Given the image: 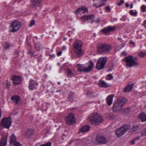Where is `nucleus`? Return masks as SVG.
Instances as JSON below:
<instances>
[{
	"label": "nucleus",
	"mask_w": 146,
	"mask_h": 146,
	"mask_svg": "<svg viewBox=\"0 0 146 146\" xmlns=\"http://www.w3.org/2000/svg\"><path fill=\"white\" fill-rule=\"evenodd\" d=\"M98 52L99 54H104L111 50V46L106 44H100L97 46Z\"/></svg>",
	"instance_id": "obj_4"
},
{
	"label": "nucleus",
	"mask_w": 146,
	"mask_h": 146,
	"mask_svg": "<svg viewBox=\"0 0 146 146\" xmlns=\"http://www.w3.org/2000/svg\"><path fill=\"white\" fill-rule=\"evenodd\" d=\"M96 139V142L98 144H105L107 142L106 137L103 136L97 135Z\"/></svg>",
	"instance_id": "obj_11"
},
{
	"label": "nucleus",
	"mask_w": 146,
	"mask_h": 146,
	"mask_svg": "<svg viewBox=\"0 0 146 146\" xmlns=\"http://www.w3.org/2000/svg\"><path fill=\"white\" fill-rule=\"evenodd\" d=\"M21 23L20 22L15 21L11 25V26L12 28V30H11V32L15 33L21 27Z\"/></svg>",
	"instance_id": "obj_9"
},
{
	"label": "nucleus",
	"mask_w": 146,
	"mask_h": 146,
	"mask_svg": "<svg viewBox=\"0 0 146 146\" xmlns=\"http://www.w3.org/2000/svg\"><path fill=\"white\" fill-rule=\"evenodd\" d=\"M138 55L139 57H143L146 55V54L144 52H141L138 53Z\"/></svg>",
	"instance_id": "obj_39"
},
{
	"label": "nucleus",
	"mask_w": 146,
	"mask_h": 146,
	"mask_svg": "<svg viewBox=\"0 0 146 146\" xmlns=\"http://www.w3.org/2000/svg\"><path fill=\"white\" fill-rule=\"evenodd\" d=\"M140 138V137H137L134 139L135 141L137 140H139Z\"/></svg>",
	"instance_id": "obj_57"
},
{
	"label": "nucleus",
	"mask_w": 146,
	"mask_h": 146,
	"mask_svg": "<svg viewBox=\"0 0 146 146\" xmlns=\"http://www.w3.org/2000/svg\"><path fill=\"white\" fill-rule=\"evenodd\" d=\"M133 11L132 10H131L130 11L129 13L131 15H133Z\"/></svg>",
	"instance_id": "obj_54"
},
{
	"label": "nucleus",
	"mask_w": 146,
	"mask_h": 146,
	"mask_svg": "<svg viewBox=\"0 0 146 146\" xmlns=\"http://www.w3.org/2000/svg\"><path fill=\"white\" fill-rule=\"evenodd\" d=\"M125 7H129V4H128V3H126L125 4Z\"/></svg>",
	"instance_id": "obj_62"
},
{
	"label": "nucleus",
	"mask_w": 146,
	"mask_h": 146,
	"mask_svg": "<svg viewBox=\"0 0 146 146\" xmlns=\"http://www.w3.org/2000/svg\"><path fill=\"white\" fill-rule=\"evenodd\" d=\"M88 9L86 8L84 9L83 8L80 7L78 8L77 10L75 11V12L77 14L79 13L80 12H82V13H84L85 12L88 13Z\"/></svg>",
	"instance_id": "obj_21"
},
{
	"label": "nucleus",
	"mask_w": 146,
	"mask_h": 146,
	"mask_svg": "<svg viewBox=\"0 0 146 146\" xmlns=\"http://www.w3.org/2000/svg\"><path fill=\"white\" fill-rule=\"evenodd\" d=\"M94 1H96L98 3H95L94 6L96 7V8L104 5L107 2V0H93Z\"/></svg>",
	"instance_id": "obj_13"
},
{
	"label": "nucleus",
	"mask_w": 146,
	"mask_h": 146,
	"mask_svg": "<svg viewBox=\"0 0 146 146\" xmlns=\"http://www.w3.org/2000/svg\"><path fill=\"white\" fill-rule=\"evenodd\" d=\"M77 67L78 71L88 73L92 70L94 67V64L93 62L90 60L88 62L85 64H78L77 65Z\"/></svg>",
	"instance_id": "obj_1"
},
{
	"label": "nucleus",
	"mask_w": 146,
	"mask_h": 146,
	"mask_svg": "<svg viewBox=\"0 0 146 146\" xmlns=\"http://www.w3.org/2000/svg\"><path fill=\"white\" fill-rule=\"evenodd\" d=\"M94 18V16L93 15H84L82 16L81 18V19L83 22H85L87 21H88L89 19L94 21L93 20Z\"/></svg>",
	"instance_id": "obj_14"
},
{
	"label": "nucleus",
	"mask_w": 146,
	"mask_h": 146,
	"mask_svg": "<svg viewBox=\"0 0 146 146\" xmlns=\"http://www.w3.org/2000/svg\"><path fill=\"white\" fill-rule=\"evenodd\" d=\"M108 115L110 117V119H115L116 117L112 113H109L108 114Z\"/></svg>",
	"instance_id": "obj_36"
},
{
	"label": "nucleus",
	"mask_w": 146,
	"mask_h": 146,
	"mask_svg": "<svg viewBox=\"0 0 146 146\" xmlns=\"http://www.w3.org/2000/svg\"><path fill=\"white\" fill-rule=\"evenodd\" d=\"M51 142H49L45 144H43L40 146H51Z\"/></svg>",
	"instance_id": "obj_40"
},
{
	"label": "nucleus",
	"mask_w": 146,
	"mask_h": 146,
	"mask_svg": "<svg viewBox=\"0 0 146 146\" xmlns=\"http://www.w3.org/2000/svg\"><path fill=\"white\" fill-rule=\"evenodd\" d=\"M122 54L125 55H126L127 54V53L125 52H123L122 53Z\"/></svg>",
	"instance_id": "obj_60"
},
{
	"label": "nucleus",
	"mask_w": 146,
	"mask_h": 146,
	"mask_svg": "<svg viewBox=\"0 0 146 146\" xmlns=\"http://www.w3.org/2000/svg\"><path fill=\"white\" fill-rule=\"evenodd\" d=\"M135 140L134 139L131 140L130 141V143L131 145H133L134 144Z\"/></svg>",
	"instance_id": "obj_52"
},
{
	"label": "nucleus",
	"mask_w": 146,
	"mask_h": 146,
	"mask_svg": "<svg viewBox=\"0 0 146 146\" xmlns=\"http://www.w3.org/2000/svg\"><path fill=\"white\" fill-rule=\"evenodd\" d=\"M86 95L89 97H95L98 94L93 93L92 91H90L87 92Z\"/></svg>",
	"instance_id": "obj_30"
},
{
	"label": "nucleus",
	"mask_w": 146,
	"mask_h": 146,
	"mask_svg": "<svg viewBox=\"0 0 146 146\" xmlns=\"http://www.w3.org/2000/svg\"><path fill=\"white\" fill-rule=\"evenodd\" d=\"M133 7V4H131L130 5V8L131 9Z\"/></svg>",
	"instance_id": "obj_63"
},
{
	"label": "nucleus",
	"mask_w": 146,
	"mask_h": 146,
	"mask_svg": "<svg viewBox=\"0 0 146 146\" xmlns=\"http://www.w3.org/2000/svg\"><path fill=\"white\" fill-rule=\"evenodd\" d=\"M67 98L68 101L72 102L74 98L73 93L72 92H70L68 94Z\"/></svg>",
	"instance_id": "obj_27"
},
{
	"label": "nucleus",
	"mask_w": 146,
	"mask_h": 146,
	"mask_svg": "<svg viewBox=\"0 0 146 146\" xmlns=\"http://www.w3.org/2000/svg\"><path fill=\"white\" fill-rule=\"evenodd\" d=\"M134 84H131V85H128L123 90L125 92H130L132 90Z\"/></svg>",
	"instance_id": "obj_22"
},
{
	"label": "nucleus",
	"mask_w": 146,
	"mask_h": 146,
	"mask_svg": "<svg viewBox=\"0 0 146 146\" xmlns=\"http://www.w3.org/2000/svg\"><path fill=\"white\" fill-rule=\"evenodd\" d=\"M29 53H30V54H31L32 53V55H33V53L31 51H29Z\"/></svg>",
	"instance_id": "obj_64"
},
{
	"label": "nucleus",
	"mask_w": 146,
	"mask_h": 146,
	"mask_svg": "<svg viewBox=\"0 0 146 146\" xmlns=\"http://www.w3.org/2000/svg\"><path fill=\"white\" fill-rule=\"evenodd\" d=\"M115 108H114V104H113V106L112 108V110L114 112H118L119 111L122 109V108L119 107V106L116 105Z\"/></svg>",
	"instance_id": "obj_29"
},
{
	"label": "nucleus",
	"mask_w": 146,
	"mask_h": 146,
	"mask_svg": "<svg viewBox=\"0 0 146 146\" xmlns=\"http://www.w3.org/2000/svg\"><path fill=\"white\" fill-rule=\"evenodd\" d=\"M126 17L124 15L123 17L120 19V20L123 21H125L126 20Z\"/></svg>",
	"instance_id": "obj_49"
},
{
	"label": "nucleus",
	"mask_w": 146,
	"mask_h": 146,
	"mask_svg": "<svg viewBox=\"0 0 146 146\" xmlns=\"http://www.w3.org/2000/svg\"><path fill=\"white\" fill-rule=\"evenodd\" d=\"M11 99L16 105H17L19 103L21 100L20 97L18 95H14L12 97Z\"/></svg>",
	"instance_id": "obj_17"
},
{
	"label": "nucleus",
	"mask_w": 146,
	"mask_h": 146,
	"mask_svg": "<svg viewBox=\"0 0 146 146\" xmlns=\"http://www.w3.org/2000/svg\"><path fill=\"white\" fill-rule=\"evenodd\" d=\"M62 51H60L57 53V55L58 56H60L61 55L62 53Z\"/></svg>",
	"instance_id": "obj_51"
},
{
	"label": "nucleus",
	"mask_w": 146,
	"mask_h": 146,
	"mask_svg": "<svg viewBox=\"0 0 146 146\" xmlns=\"http://www.w3.org/2000/svg\"><path fill=\"white\" fill-rule=\"evenodd\" d=\"M89 121L93 125H99L104 121L102 117L97 113H92L88 118Z\"/></svg>",
	"instance_id": "obj_2"
},
{
	"label": "nucleus",
	"mask_w": 146,
	"mask_h": 146,
	"mask_svg": "<svg viewBox=\"0 0 146 146\" xmlns=\"http://www.w3.org/2000/svg\"><path fill=\"white\" fill-rule=\"evenodd\" d=\"M73 76V74L72 71L69 69H68L66 71V76L70 78Z\"/></svg>",
	"instance_id": "obj_32"
},
{
	"label": "nucleus",
	"mask_w": 146,
	"mask_h": 146,
	"mask_svg": "<svg viewBox=\"0 0 146 146\" xmlns=\"http://www.w3.org/2000/svg\"><path fill=\"white\" fill-rule=\"evenodd\" d=\"M4 47L6 49H8L10 48L9 44L8 43H6L5 44Z\"/></svg>",
	"instance_id": "obj_42"
},
{
	"label": "nucleus",
	"mask_w": 146,
	"mask_h": 146,
	"mask_svg": "<svg viewBox=\"0 0 146 146\" xmlns=\"http://www.w3.org/2000/svg\"><path fill=\"white\" fill-rule=\"evenodd\" d=\"M114 96V95L112 94L108 96L106 99V102L108 106H110L112 104L113 98Z\"/></svg>",
	"instance_id": "obj_18"
},
{
	"label": "nucleus",
	"mask_w": 146,
	"mask_h": 146,
	"mask_svg": "<svg viewBox=\"0 0 146 146\" xmlns=\"http://www.w3.org/2000/svg\"><path fill=\"white\" fill-rule=\"evenodd\" d=\"M137 11H135L133 13V15H134V16H136L137 15Z\"/></svg>",
	"instance_id": "obj_56"
},
{
	"label": "nucleus",
	"mask_w": 146,
	"mask_h": 146,
	"mask_svg": "<svg viewBox=\"0 0 146 146\" xmlns=\"http://www.w3.org/2000/svg\"><path fill=\"white\" fill-rule=\"evenodd\" d=\"M34 82L35 81L33 80H30L29 88L30 90H33L34 89Z\"/></svg>",
	"instance_id": "obj_28"
},
{
	"label": "nucleus",
	"mask_w": 146,
	"mask_h": 146,
	"mask_svg": "<svg viewBox=\"0 0 146 146\" xmlns=\"http://www.w3.org/2000/svg\"><path fill=\"white\" fill-rule=\"evenodd\" d=\"M35 47L36 49V50H39L40 49H41L42 46L40 45L39 42H37L36 43L35 45Z\"/></svg>",
	"instance_id": "obj_33"
},
{
	"label": "nucleus",
	"mask_w": 146,
	"mask_h": 146,
	"mask_svg": "<svg viewBox=\"0 0 146 146\" xmlns=\"http://www.w3.org/2000/svg\"><path fill=\"white\" fill-rule=\"evenodd\" d=\"M11 120V117H10L4 118L1 120V125L7 128H9L12 123Z\"/></svg>",
	"instance_id": "obj_8"
},
{
	"label": "nucleus",
	"mask_w": 146,
	"mask_h": 146,
	"mask_svg": "<svg viewBox=\"0 0 146 146\" xmlns=\"http://www.w3.org/2000/svg\"><path fill=\"white\" fill-rule=\"evenodd\" d=\"M124 3V1L123 0H120V3H118L117 5L119 6H120L122 4H123Z\"/></svg>",
	"instance_id": "obj_46"
},
{
	"label": "nucleus",
	"mask_w": 146,
	"mask_h": 146,
	"mask_svg": "<svg viewBox=\"0 0 146 146\" xmlns=\"http://www.w3.org/2000/svg\"><path fill=\"white\" fill-rule=\"evenodd\" d=\"M115 28L114 27H112L109 26L104 28L102 30H101V32L102 33H105L106 34L109 33L110 31H112L115 30Z\"/></svg>",
	"instance_id": "obj_16"
},
{
	"label": "nucleus",
	"mask_w": 146,
	"mask_h": 146,
	"mask_svg": "<svg viewBox=\"0 0 146 146\" xmlns=\"http://www.w3.org/2000/svg\"><path fill=\"white\" fill-rule=\"evenodd\" d=\"M141 8L142 9V11L143 12H144L146 8V6L145 5H143L141 6Z\"/></svg>",
	"instance_id": "obj_47"
},
{
	"label": "nucleus",
	"mask_w": 146,
	"mask_h": 146,
	"mask_svg": "<svg viewBox=\"0 0 146 146\" xmlns=\"http://www.w3.org/2000/svg\"><path fill=\"white\" fill-rule=\"evenodd\" d=\"M130 110V108L129 107H128L127 108H126L125 109H124L123 111L125 113H129Z\"/></svg>",
	"instance_id": "obj_38"
},
{
	"label": "nucleus",
	"mask_w": 146,
	"mask_h": 146,
	"mask_svg": "<svg viewBox=\"0 0 146 146\" xmlns=\"http://www.w3.org/2000/svg\"><path fill=\"white\" fill-rule=\"evenodd\" d=\"M121 128V127L115 131V133L118 137H121L125 133V130Z\"/></svg>",
	"instance_id": "obj_19"
},
{
	"label": "nucleus",
	"mask_w": 146,
	"mask_h": 146,
	"mask_svg": "<svg viewBox=\"0 0 146 146\" xmlns=\"http://www.w3.org/2000/svg\"><path fill=\"white\" fill-rule=\"evenodd\" d=\"M139 126L138 125H136L135 126H133V127L131 128L129 131L131 132H135L138 129Z\"/></svg>",
	"instance_id": "obj_35"
},
{
	"label": "nucleus",
	"mask_w": 146,
	"mask_h": 146,
	"mask_svg": "<svg viewBox=\"0 0 146 146\" xmlns=\"http://www.w3.org/2000/svg\"><path fill=\"white\" fill-rule=\"evenodd\" d=\"M10 143L11 144L16 141V137L14 134H13L10 137Z\"/></svg>",
	"instance_id": "obj_31"
},
{
	"label": "nucleus",
	"mask_w": 146,
	"mask_h": 146,
	"mask_svg": "<svg viewBox=\"0 0 146 146\" xmlns=\"http://www.w3.org/2000/svg\"><path fill=\"white\" fill-rule=\"evenodd\" d=\"M146 25V20H145L143 23V25L144 26L145 25Z\"/></svg>",
	"instance_id": "obj_58"
},
{
	"label": "nucleus",
	"mask_w": 146,
	"mask_h": 146,
	"mask_svg": "<svg viewBox=\"0 0 146 146\" xmlns=\"http://www.w3.org/2000/svg\"><path fill=\"white\" fill-rule=\"evenodd\" d=\"M64 119L66 124L69 125L76 123V119L74 117V115L72 113H69L67 116L65 117Z\"/></svg>",
	"instance_id": "obj_7"
},
{
	"label": "nucleus",
	"mask_w": 146,
	"mask_h": 146,
	"mask_svg": "<svg viewBox=\"0 0 146 146\" xmlns=\"http://www.w3.org/2000/svg\"><path fill=\"white\" fill-rule=\"evenodd\" d=\"M35 24V21L34 20H32L31 21L30 24L29 25L30 27H31L32 26L34 25Z\"/></svg>",
	"instance_id": "obj_45"
},
{
	"label": "nucleus",
	"mask_w": 146,
	"mask_h": 146,
	"mask_svg": "<svg viewBox=\"0 0 146 146\" xmlns=\"http://www.w3.org/2000/svg\"><path fill=\"white\" fill-rule=\"evenodd\" d=\"M139 118L141 120L142 122H144L146 121V114L144 112H142L139 115Z\"/></svg>",
	"instance_id": "obj_23"
},
{
	"label": "nucleus",
	"mask_w": 146,
	"mask_h": 146,
	"mask_svg": "<svg viewBox=\"0 0 146 146\" xmlns=\"http://www.w3.org/2000/svg\"><path fill=\"white\" fill-rule=\"evenodd\" d=\"M125 44L124 43L121 44L120 45H121V47H122V48L125 46Z\"/></svg>",
	"instance_id": "obj_59"
},
{
	"label": "nucleus",
	"mask_w": 146,
	"mask_h": 146,
	"mask_svg": "<svg viewBox=\"0 0 146 146\" xmlns=\"http://www.w3.org/2000/svg\"><path fill=\"white\" fill-rule=\"evenodd\" d=\"M98 84L99 86L101 87L107 88L109 86L104 81L100 80L98 82Z\"/></svg>",
	"instance_id": "obj_25"
},
{
	"label": "nucleus",
	"mask_w": 146,
	"mask_h": 146,
	"mask_svg": "<svg viewBox=\"0 0 146 146\" xmlns=\"http://www.w3.org/2000/svg\"><path fill=\"white\" fill-rule=\"evenodd\" d=\"M100 21V19H98L97 20L95 21V22L97 23H98Z\"/></svg>",
	"instance_id": "obj_61"
},
{
	"label": "nucleus",
	"mask_w": 146,
	"mask_h": 146,
	"mask_svg": "<svg viewBox=\"0 0 146 146\" xmlns=\"http://www.w3.org/2000/svg\"><path fill=\"white\" fill-rule=\"evenodd\" d=\"M11 145L14 146H22V145L19 142L17 141L13 143Z\"/></svg>",
	"instance_id": "obj_37"
},
{
	"label": "nucleus",
	"mask_w": 146,
	"mask_h": 146,
	"mask_svg": "<svg viewBox=\"0 0 146 146\" xmlns=\"http://www.w3.org/2000/svg\"><path fill=\"white\" fill-rule=\"evenodd\" d=\"M12 80L13 81V83L15 86L20 84L21 82V77L19 76L13 75L12 77Z\"/></svg>",
	"instance_id": "obj_12"
},
{
	"label": "nucleus",
	"mask_w": 146,
	"mask_h": 146,
	"mask_svg": "<svg viewBox=\"0 0 146 146\" xmlns=\"http://www.w3.org/2000/svg\"><path fill=\"white\" fill-rule=\"evenodd\" d=\"M7 136L3 137L0 141V146H5L7 144Z\"/></svg>",
	"instance_id": "obj_20"
},
{
	"label": "nucleus",
	"mask_w": 146,
	"mask_h": 146,
	"mask_svg": "<svg viewBox=\"0 0 146 146\" xmlns=\"http://www.w3.org/2000/svg\"><path fill=\"white\" fill-rule=\"evenodd\" d=\"M108 76L110 78V79H112L113 78V76L110 74H108Z\"/></svg>",
	"instance_id": "obj_50"
},
{
	"label": "nucleus",
	"mask_w": 146,
	"mask_h": 146,
	"mask_svg": "<svg viewBox=\"0 0 146 146\" xmlns=\"http://www.w3.org/2000/svg\"><path fill=\"white\" fill-rule=\"evenodd\" d=\"M122 48V47H121V45H117L115 48V50H119Z\"/></svg>",
	"instance_id": "obj_44"
},
{
	"label": "nucleus",
	"mask_w": 146,
	"mask_h": 146,
	"mask_svg": "<svg viewBox=\"0 0 146 146\" xmlns=\"http://www.w3.org/2000/svg\"><path fill=\"white\" fill-rule=\"evenodd\" d=\"M124 61L126 63V66L131 67L133 66H137L139 64L137 62V59L136 58L129 55L123 59Z\"/></svg>",
	"instance_id": "obj_3"
},
{
	"label": "nucleus",
	"mask_w": 146,
	"mask_h": 146,
	"mask_svg": "<svg viewBox=\"0 0 146 146\" xmlns=\"http://www.w3.org/2000/svg\"><path fill=\"white\" fill-rule=\"evenodd\" d=\"M144 136H146V128L142 131V133L141 135V137Z\"/></svg>",
	"instance_id": "obj_41"
},
{
	"label": "nucleus",
	"mask_w": 146,
	"mask_h": 146,
	"mask_svg": "<svg viewBox=\"0 0 146 146\" xmlns=\"http://www.w3.org/2000/svg\"><path fill=\"white\" fill-rule=\"evenodd\" d=\"M14 54L15 55L17 56L16 57H18V56L19 55V51L17 50H15L14 51Z\"/></svg>",
	"instance_id": "obj_43"
},
{
	"label": "nucleus",
	"mask_w": 146,
	"mask_h": 146,
	"mask_svg": "<svg viewBox=\"0 0 146 146\" xmlns=\"http://www.w3.org/2000/svg\"><path fill=\"white\" fill-rule=\"evenodd\" d=\"M34 133L32 129H27L25 132V135L27 137H29Z\"/></svg>",
	"instance_id": "obj_26"
},
{
	"label": "nucleus",
	"mask_w": 146,
	"mask_h": 146,
	"mask_svg": "<svg viewBox=\"0 0 146 146\" xmlns=\"http://www.w3.org/2000/svg\"><path fill=\"white\" fill-rule=\"evenodd\" d=\"M105 8L106 9V12H108V11H109L111 9V8L109 6H108L107 7H105Z\"/></svg>",
	"instance_id": "obj_48"
},
{
	"label": "nucleus",
	"mask_w": 146,
	"mask_h": 146,
	"mask_svg": "<svg viewBox=\"0 0 146 146\" xmlns=\"http://www.w3.org/2000/svg\"><path fill=\"white\" fill-rule=\"evenodd\" d=\"M74 52L77 54L78 57H80L82 56V42L80 40L76 41L74 43Z\"/></svg>",
	"instance_id": "obj_5"
},
{
	"label": "nucleus",
	"mask_w": 146,
	"mask_h": 146,
	"mask_svg": "<svg viewBox=\"0 0 146 146\" xmlns=\"http://www.w3.org/2000/svg\"><path fill=\"white\" fill-rule=\"evenodd\" d=\"M55 55L54 54H53L52 55H51L50 56V58H51L52 57H55Z\"/></svg>",
	"instance_id": "obj_55"
},
{
	"label": "nucleus",
	"mask_w": 146,
	"mask_h": 146,
	"mask_svg": "<svg viewBox=\"0 0 146 146\" xmlns=\"http://www.w3.org/2000/svg\"><path fill=\"white\" fill-rule=\"evenodd\" d=\"M107 60L108 58L107 57H100L98 59L96 68L98 70L103 68L105 67V65Z\"/></svg>",
	"instance_id": "obj_6"
},
{
	"label": "nucleus",
	"mask_w": 146,
	"mask_h": 146,
	"mask_svg": "<svg viewBox=\"0 0 146 146\" xmlns=\"http://www.w3.org/2000/svg\"><path fill=\"white\" fill-rule=\"evenodd\" d=\"M129 43H130L131 44H133L134 46L135 45L134 42H133V41L132 40H130L129 41Z\"/></svg>",
	"instance_id": "obj_53"
},
{
	"label": "nucleus",
	"mask_w": 146,
	"mask_h": 146,
	"mask_svg": "<svg viewBox=\"0 0 146 146\" xmlns=\"http://www.w3.org/2000/svg\"><path fill=\"white\" fill-rule=\"evenodd\" d=\"M121 127V129H122L123 130H125V132L127 130L129 129L130 127V125L129 124H126L123 126Z\"/></svg>",
	"instance_id": "obj_34"
},
{
	"label": "nucleus",
	"mask_w": 146,
	"mask_h": 146,
	"mask_svg": "<svg viewBox=\"0 0 146 146\" xmlns=\"http://www.w3.org/2000/svg\"><path fill=\"white\" fill-rule=\"evenodd\" d=\"M127 102V100L124 98H121L119 99H117L113 104L114 108H115L114 107H115L116 105L122 108V106Z\"/></svg>",
	"instance_id": "obj_10"
},
{
	"label": "nucleus",
	"mask_w": 146,
	"mask_h": 146,
	"mask_svg": "<svg viewBox=\"0 0 146 146\" xmlns=\"http://www.w3.org/2000/svg\"><path fill=\"white\" fill-rule=\"evenodd\" d=\"M90 129V127L88 125H85L82 126L81 128L80 129V131L83 133H84L89 130Z\"/></svg>",
	"instance_id": "obj_24"
},
{
	"label": "nucleus",
	"mask_w": 146,
	"mask_h": 146,
	"mask_svg": "<svg viewBox=\"0 0 146 146\" xmlns=\"http://www.w3.org/2000/svg\"><path fill=\"white\" fill-rule=\"evenodd\" d=\"M41 1L42 0H31V7L36 9V7L39 6Z\"/></svg>",
	"instance_id": "obj_15"
}]
</instances>
